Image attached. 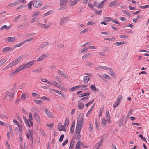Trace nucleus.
I'll list each match as a JSON object with an SVG mask.
<instances>
[{"label": "nucleus", "mask_w": 149, "mask_h": 149, "mask_svg": "<svg viewBox=\"0 0 149 149\" xmlns=\"http://www.w3.org/2000/svg\"><path fill=\"white\" fill-rule=\"evenodd\" d=\"M84 119L83 116L80 114L77 118V125L76 129L81 130L84 123Z\"/></svg>", "instance_id": "1"}, {"label": "nucleus", "mask_w": 149, "mask_h": 149, "mask_svg": "<svg viewBox=\"0 0 149 149\" xmlns=\"http://www.w3.org/2000/svg\"><path fill=\"white\" fill-rule=\"evenodd\" d=\"M22 58V56H21L19 57L6 66V69H8L17 65L20 61Z\"/></svg>", "instance_id": "2"}, {"label": "nucleus", "mask_w": 149, "mask_h": 149, "mask_svg": "<svg viewBox=\"0 0 149 149\" xmlns=\"http://www.w3.org/2000/svg\"><path fill=\"white\" fill-rule=\"evenodd\" d=\"M36 61L34 60H32L30 61L26 64H23L19 66L21 70H22L25 68H28L32 66L35 63Z\"/></svg>", "instance_id": "3"}, {"label": "nucleus", "mask_w": 149, "mask_h": 149, "mask_svg": "<svg viewBox=\"0 0 149 149\" xmlns=\"http://www.w3.org/2000/svg\"><path fill=\"white\" fill-rule=\"evenodd\" d=\"M52 23L51 22L49 23L47 25L43 24L40 23H38L36 24L39 27H41L42 28L48 29L49 27L51 25Z\"/></svg>", "instance_id": "4"}, {"label": "nucleus", "mask_w": 149, "mask_h": 149, "mask_svg": "<svg viewBox=\"0 0 149 149\" xmlns=\"http://www.w3.org/2000/svg\"><path fill=\"white\" fill-rule=\"evenodd\" d=\"M81 130L76 129H75V132H76V134H74V135L73 139L78 140L81 137V135L80 134V132H81Z\"/></svg>", "instance_id": "5"}, {"label": "nucleus", "mask_w": 149, "mask_h": 149, "mask_svg": "<svg viewBox=\"0 0 149 149\" xmlns=\"http://www.w3.org/2000/svg\"><path fill=\"white\" fill-rule=\"evenodd\" d=\"M42 5V2L40 0H36L33 2V6L36 8L39 7Z\"/></svg>", "instance_id": "6"}, {"label": "nucleus", "mask_w": 149, "mask_h": 149, "mask_svg": "<svg viewBox=\"0 0 149 149\" xmlns=\"http://www.w3.org/2000/svg\"><path fill=\"white\" fill-rule=\"evenodd\" d=\"M21 70L19 67L17 68L15 70H13L11 73H10L9 76L11 77H12L14 76L15 75L19 73L20 71H21Z\"/></svg>", "instance_id": "7"}, {"label": "nucleus", "mask_w": 149, "mask_h": 149, "mask_svg": "<svg viewBox=\"0 0 149 149\" xmlns=\"http://www.w3.org/2000/svg\"><path fill=\"white\" fill-rule=\"evenodd\" d=\"M69 19V18L68 17L61 18L60 20L59 23L60 25H64L65 23L68 21Z\"/></svg>", "instance_id": "8"}, {"label": "nucleus", "mask_w": 149, "mask_h": 149, "mask_svg": "<svg viewBox=\"0 0 149 149\" xmlns=\"http://www.w3.org/2000/svg\"><path fill=\"white\" fill-rule=\"evenodd\" d=\"M14 93L8 92L6 95V98L10 101H11L13 97Z\"/></svg>", "instance_id": "9"}, {"label": "nucleus", "mask_w": 149, "mask_h": 149, "mask_svg": "<svg viewBox=\"0 0 149 149\" xmlns=\"http://www.w3.org/2000/svg\"><path fill=\"white\" fill-rule=\"evenodd\" d=\"M68 2V0H60V6L61 8L65 7Z\"/></svg>", "instance_id": "10"}, {"label": "nucleus", "mask_w": 149, "mask_h": 149, "mask_svg": "<svg viewBox=\"0 0 149 149\" xmlns=\"http://www.w3.org/2000/svg\"><path fill=\"white\" fill-rule=\"evenodd\" d=\"M52 90L53 92L58 93L59 95H61L63 97L65 98H66V97L65 95L62 92L59 91L57 90L54 89H52Z\"/></svg>", "instance_id": "11"}, {"label": "nucleus", "mask_w": 149, "mask_h": 149, "mask_svg": "<svg viewBox=\"0 0 149 149\" xmlns=\"http://www.w3.org/2000/svg\"><path fill=\"white\" fill-rule=\"evenodd\" d=\"M48 56L45 54H42L37 59V61L40 62L45 59Z\"/></svg>", "instance_id": "12"}, {"label": "nucleus", "mask_w": 149, "mask_h": 149, "mask_svg": "<svg viewBox=\"0 0 149 149\" xmlns=\"http://www.w3.org/2000/svg\"><path fill=\"white\" fill-rule=\"evenodd\" d=\"M102 140H101L95 145L94 148L95 149H99L102 144Z\"/></svg>", "instance_id": "13"}, {"label": "nucleus", "mask_w": 149, "mask_h": 149, "mask_svg": "<svg viewBox=\"0 0 149 149\" xmlns=\"http://www.w3.org/2000/svg\"><path fill=\"white\" fill-rule=\"evenodd\" d=\"M83 143L82 142H81L80 140H79L76 144L75 149H81L80 146Z\"/></svg>", "instance_id": "14"}, {"label": "nucleus", "mask_w": 149, "mask_h": 149, "mask_svg": "<svg viewBox=\"0 0 149 149\" xmlns=\"http://www.w3.org/2000/svg\"><path fill=\"white\" fill-rule=\"evenodd\" d=\"M80 0H74V1L70 0L69 1V5L70 6H73L76 4L77 2L79 1Z\"/></svg>", "instance_id": "15"}, {"label": "nucleus", "mask_w": 149, "mask_h": 149, "mask_svg": "<svg viewBox=\"0 0 149 149\" xmlns=\"http://www.w3.org/2000/svg\"><path fill=\"white\" fill-rule=\"evenodd\" d=\"M58 127L59 131H66V128L65 126L63 125H60L58 124Z\"/></svg>", "instance_id": "16"}, {"label": "nucleus", "mask_w": 149, "mask_h": 149, "mask_svg": "<svg viewBox=\"0 0 149 149\" xmlns=\"http://www.w3.org/2000/svg\"><path fill=\"white\" fill-rule=\"evenodd\" d=\"M33 117L35 118V119L38 123L40 122V117L36 113H34L33 115Z\"/></svg>", "instance_id": "17"}, {"label": "nucleus", "mask_w": 149, "mask_h": 149, "mask_svg": "<svg viewBox=\"0 0 149 149\" xmlns=\"http://www.w3.org/2000/svg\"><path fill=\"white\" fill-rule=\"evenodd\" d=\"M26 125L29 127H30V126H32L33 123L30 119H29L28 120L25 122Z\"/></svg>", "instance_id": "18"}, {"label": "nucleus", "mask_w": 149, "mask_h": 149, "mask_svg": "<svg viewBox=\"0 0 149 149\" xmlns=\"http://www.w3.org/2000/svg\"><path fill=\"white\" fill-rule=\"evenodd\" d=\"M6 40L8 42H14L16 40L15 38L14 37H8L6 38Z\"/></svg>", "instance_id": "19"}, {"label": "nucleus", "mask_w": 149, "mask_h": 149, "mask_svg": "<svg viewBox=\"0 0 149 149\" xmlns=\"http://www.w3.org/2000/svg\"><path fill=\"white\" fill-rule=\"evenodd\" d=\"M75 125V123L72 122V123L70 129V132L72 134L74 132V129Z\"/></svg>", "instance_id": "20"}, {"label": "nucleus", "mask_w": 149, "mask_h": 149, "mask_svg": "<svg viewBox=\"0 0 149 149\" xmlns=\"http://www.w3.org/2000/svg\"><path fill=\"white\" fill-rule=\"evenodd\" d=\"M57 72L59 74L61 75L62 77L64 78L66 77L65 74L64 72L63 71H61L59 70H58L57 71Z\"/></svg>", "instance_id": "21"}, {"label": "nucleus", "mask_w": 149, "mask_h": 149, "mask_svg": "<svg viewBox=\"0 0 149 149\" xmlns=\"http://www.w3.org/2000/svg\"><path fill=\"white\" fill-rule=\"evenodd\" d=\"M45 112L46 115L49 117H51L52 116V114L50 111L47 109L45 110Z\"/></svg>", "instance_id": "22"}, {"label": "nucleus", "mask_w": 149, "mask_h": 149, "mask_svg": "<svg viewBox=\"0 0 149 149\" xmlns=\"http://www.w3.org/2000/svg\"><path fill=\"white\" fill-rule=\"evenodd\" d=\"M74 143V140L73 139H72L70 143V146L69 147V149H73Z\"/></svg>", "instance_id": "23"}, {"label": "nucleus", "mask_w": 149, "mask_h": 149, "mask_svg": "<svg viewBox=\"0 0 149 149\" xmlns=\"http://www.w3.org/2000/svg\"><path fill=\"white\" fill-rule=\"evenodd\" d=\"M107 0H104L101 1L98 5V8H102L103 7V5L104 3H106Z\"/></svg>", "instance_id": "24"}, {"label": "nucleus", "mask_w": 149, "mask_h": 149, "mask_svg": "<svg viewBox=\"0 0 149 149\" xmlns=\"http://www.w3.org/2000/svg\"><path fill=\"white\" fill-rule=\"evenodd\" d=\"M90 78L87 76L84 77L83 79V82L84 83L86 84L90 80Z\"/></svg>", "instance_id": "25"}, {"label": "nucleus", "mask_w": 149, "mask_h": 149, "mask_svg": "<svg viewBox=\"0 0 149 149\" xmlns=\"http://www.w3.org/2000/svg\"><path fill=\"white\" fill-rule=\"evenodd\" d=\"M107 70H109V71L112 76L114 77L115 76V73L113 70L111 68H108Z\"/></svg>", "instance_id": "26"}, {"label": "nucleus", "mask_w": 149, "mask_h": 149, "mask_svg": "<svg viewBox=\"0 0 149 149\" xmlns=\"http://www.w3.org/2000/svg\"><path fill=\"white\" fill-rule=\"evenodd\" d=\"M19 4L18 1H16L14 3H10V4L8 5V7H13L16 6L17 5Z\"/></svg>", "instance_id": "27"}, {"label": "nucleus", "mask_w": 149, "mask_h": 149, "mask_svg": "<svg viewBox=\"0 0 149 149\" xmlns=\"http://www.w3.org/2000/svg\"><path fill=\"white\" fill-rule=\"evenodd\" d=\"M90 55L91 53H88L86 54L82 57V59L83 60H84L88 57L89 56H90Z\"/></svg>", "instance_id": "28"}, {"label": "nucleus", "mask_w": 149, "mask_h": 149, "mask_svg": "<svg viewBox=\"0 0 149 149\" xmlns=\"http://www.w3.org/2000/svg\"><path fill=\"white\" fill-rule=\"evenodd\" d=\"M84 104L81 102H80L78 103L77 105V107L80 109H83L84 107Z\"/></svg>", "instance_id": "29"}, {"label": "nucleus", "mask_w": 149, "mask_h": 149, "mask_svg": "<svg viewBox=\"0 0 149 149\" xmlns=\"http://www.w3.org/2000/svg\"><path fill=\"white\" fill-rule=\"evenodd\" d=\"M87 85H79L78 86H76L77 90L78 89H82L83 88H84L87 87Z\"/></svg>", "instance_id": "30"}, {"label": "nucleus", "mask_w": 149, "mask_h": 149, "mask_svg": "<svg viewBox=\"0 0 149 149\" xmlns=\"http://www.w3.org/2000/svg\"><path fill=\"white\" fill-rule=\"evenodd\" d=\"M103 19L104 21L107 22L111 20V17H105L103 18Z\"/></svg>", "instance_id": "31"}, {"label": "nucleus", "mask_w": 149, "mask_h": 149, "mask_svg": "<svg viewBox=\"0 0 149 149\" xmlns=\"http://www.w3.org/2000/svg\"><path fill=\"white\" fill-rule=\"evenodd\" d=\"M40 15V12L39 11H37L34 12L32 15V17H34Z\"/></svg>", "instance_id": "32"}, {"label": "nucleus", "mask_w": 149, "mask_h": 149, "mask_svg": "<svg viewBox=\"0 0 149 149\" xmlns=\"http://www.w3.org/2000/svg\"><path fill=\"white\" fill-rule=\"evenodd\" d=\"M95 127L97 128V129L99 130H100V128L99 127V125H98V120L97 119H96L95 120Z\"/></svg>", "instance_id": "33"}, {"label": "nucleus", "mask_w": 149, "mask_h": 149, "mask_svg": "<svg viewBox=\"0 0 149 149\" xmlns=\"http://www.w3.org/2000/svg\"><path fill=\"white\" fill-rule=\"evenodd\" d=\"M26 135L28 139H30L31 142L32 143L33 142V139L32 136L33 135H29V134H26Z\"/></svg>", "instance_id": "34"}, {"label": "nucleus", "mask_w": 149, "mask_h": 149, "mask_svg": "<svg viewBox=\"0 0 149 149\" xmlns=\"http://www.w3.org/2000/svg\"><path fill=\"white\" fill-rule=\"evenodd\" d=\"M10 49V47H7L4 48L2 50V52L3 53L6 52H7L9 51Z\"/></svg>", "instance_id": "35"}, {"label": "nucleus", "mask_w": 149, "mask_h": 149, "mask_svg": "<svg viewBox=\"0 0 149 149\" xmlns=\"http://www.w3.org/2000/svg\"><path fill=\"white\" fill-rule=\"evenodd\" d=\"M42 69L41 68H38L37 69H35L32 71V72L35 73L40 72H41Z\"/></svg>", "instance_id": "36"}, {"label": "nucleus", "mask_w": 149, "mask_h": 149, "mask_svg": "<svg viewBox=\"0 0 149 149\" xmlns=\"http://www.w3.org/2000/svg\"><path fill=\"white\" fill-rule=\"evenodd\" d=\"M106 123L107 121L104 118H103L101 123V125L103 126H105Z\"/></svg>", "instance_id": "37"}, {"label": "nucleus", "mask_w": 149, "mask_h": 149, "mask_svg": "<svg viewBox=\"0 0 149 149\" xmlns=\"http://www.w3.org/2000/svg\"><path fill=\"white\" fill-rule=\"evenodd\" d=\"M120 103V102L116 101L113 105V107L114 108H116L119 105Z\"/></svg>", "instance_id": "38"}, {"label": "nucleus", "mask_w": 149, "mask_h": 149, "mask_svg": "<svg viewBox=\"0 0 149 149\" xmlns=\"http://www.w3.org/2000/svg\"><path fill=\"white\" fill-rule=\"evenodd\" d=\"M69 120L68 117H67L64 123V125L65 126H68L69 125Z\"/></svg>", "instance_id": "39"}, {"label": "nucleus", "mask_w": 149, "mask_h": 149, "mask_svg": "<svg viewBox=\"0 0 149 149\" xmlns=\"http://www.w3.org/2000/svg\"><path fill=\"white\" fill-rule=\"evenodd\" d=\"M95 13L97 15H100L101 14L102 12V10H101L99 11H98L97 10H95Z\"/></svg>", "instance_id": "40"}, {"label": "nucleus", "mask_w": 149, "mask_h": 149, "mask_svg": "<svg viewBox=\"0 0 149 149\" xmlns=\"http://www.w3.org/2000/svg\"><path fill=\"white\" fill-rule=\"evenodd\" d=\"M76 88V86L73 87L72 88H69V90L70 92L74 91L76 90H77V88Z\"/></svg>", "instance_id": "41"}, {"label": "nucleus", "mask_w": 149, "mask_h": 149, "mask_svg": "<svg viewBox=\"0 0 149 149\" xmlns=\"http://www.w3.org/2000/svg\"><path fill=\"white\" fill-rule=\"evenodd\" d=\"M91 89L94 91H96V88L95 85H92L90 86Z\"/></svg>", "instance_id": "42"}, {"label": "nucleus", "mask_w": 149, "mask_h": 149, "mask_svg": "<svg viewBox=\"0 0 149 149\" xmlns=\"http://www.w3.org/2000/svg\"><path fill=\"white\" fill-rule=\"evenodd\" d=\"M7 59L6 60L4 59H1L0 60V67L6 61Z\"/></svg>", "instance_id": "43"}, {"label": "nucleus", "mask_w": 149, "mask_h": 149, "mask_svg": "<svg viewBox=\"0 0 149 149\" xmlns=\"http://www.w3.org/2000/svg\"><path fill=\"white\" fill-rule=\"evenodd\" d=\"M24 41H23L21 43L18 44H17L15 45L14 47H15V48H16L17 47H20L22 46L23 44H24Z\"/></svg>", "instance_id": "44"}, {"label": "nucleus", "mask_w": 149, "mask_h": 149, "mask_svg": "<svg viewBox=\"0 0 149 149\" xmlns=\"http://www.w3.org/2000/svg\"><path fill=\"white\" fill-rule=\"evenodd\" d=\"M33 2H30L28 4V8L29 10H31L32 9V5L33 4Z\"/></svg>", "instance_id": "45"}, {"label": "nucleus", "mask_w": 149, "mask_h": 149, "mask_svg": "<svg viewBox=\"0 0 149 149\" xmlns=\"http://www.w3.org/2000/svg\"><path fill=\"white\" fill-rule=\"evenodd\" d=\"M125 44V42L124 41L121 42H116L114 43V44H115L117 46H119V45H121L124 44Z\"/></svg>", "instance_id": "46"}, {"label": "nucleus", "mask_w": 149, "mask_h": 149, "mask_svg": "<svg viewBox=\"0 0 149 149\" xmlns=\"http://www.w3.org/2000/svg\"><path fill=\"white\" fill-rule=\"evenodd\" d=\"M5 29L6 30H8V28H7V26L6 25H4L0 28V31H2Z\"/></svg>", "instance_id": "47"}, {"label": "nucleus", "mask_w": 149, "mask_h": 149, "mask_svg": "<svg viewBox=\"0 0 149 149\" xmlns=\"http://www.w3.org/2000/svg\"><path fill=\"white\" fill-rule=\"evenodd\" d=\"M116 6V4L114 2L110 3L108 5V6L109 7L115 6Z\"/></svg>", "instance_id": "48"}, {"label": "nucleus", "mask_w": 149, "mask_h": 149, "mask_svg": "<svg viewBox=\"0 0 149 149\" xmlns=\"http://www.w3.org/2000/svg\"><path fill=\"white\" fill-rule=\"evenodd\" d=\"M34 102L36 104H40L42 102V101L39 100L37 99H34Z\"/></svg>", "instance_id": "49"}, {"label": "nucleus", "mask_w": 149, "mask_h": 149, "mask_svg": "<svg viewBox=\"0 0 149 149\" xmlns=\"http://www.w3.org/2000/svg\"><path fill=\"white\" fill-rule=\"evenodd\" d=\"M95 23L93 22L92 21H89L86 24L87 26L91 25L92 26L94 24H95Z\"/></svg>", "instance_id": "50"}, {"label": "nucleus", "mask_w": 149, "mask_h": 149, "mask_svg": "<svg viewBox=\"0 0 149 149\" xmlns=\"http://www.w3.org/2000/svg\"><path fill=\"white\" fill-rule=\"evenodd\" d=\"M103 108H101L99 111V117H100L102 114V111L103 110Z\"/></svg>", "instance_id": "51"}, {"label": "nucleus", "mask_w": 149, "mask_h": 149, "mask_svg": "<svg viewBox=\"0 0 149 149\" xmlns=\"http://www.w3.org/2000/svg\"><path fill=\"white\" fill-rule=\"evenodd\" d=\"M98 67L101 69L105 70H107L108 68L107 67L105 66H102L100 65Z\"/></svg>", "instance_id": "52"}, {"label": "nucleus", "mask_w": 149, "mask_h": 149, "mask_svg": "<svg viewBox=\"0 0 149 149\" xmlns=\"http://www.w3.org/2000/svg\"><path fill=\"white\" fill-rule=\"evenodd\" d=\"M93 65L92 63L89 62H86L85 63V65L87 66H91Z\"/></svg>", "instance_id": "53"}, {"label": "nucleus", "mask_w": 149, "mask_h": 149, "mask_svg": "<svg viewBox=\"0 0 149 149\" xmlns=\"http://www.w3.org/2000/svg\"><path fill=\"white\" fill-rule=\"evenodd\" d=\"M48 45V42H45L42 44L41 46L42 47L41 48H42L44 47H45L47 46Z\"/></svg>", "instance_id": "54"}, {"label": "nucleus", "mask_w": 149, "mask_h": 149, "mask_svg": "<svg viewBox=\"0 0 149 149\" xmlns=\"http://www.w3.org/2000/svg\"><path fill=\"white\" fill-rule=\"evenodd\" d=\"M122 95H119L118 96V97L116 101H119V102H121V100H122Z\"/></svg>", "instance_id": "55"}, {"label": "nucleus", "mask_w": 149, "mask_h": 149, "mask_svg": "<svg viewBox=\"0 0 149 149\" xmlns=\"http://www.w3.org/2000/svg\"><path fill=\"white\" fill-rule=\"evenodd\" d=\"M33 131L32 130L29 129L28 130V133L26 134H29L30 135H33Z\"/></svg>", "instance_id": "56"}, {"label": "nucleus", "mask_w": 149, "mask_h": 149, "mask_svg": "<svg viewBox=\"0 0 149 149\" xmlns=\"http://www.w3.org/2000/svg\"><path fill=\"white\" fill-rule=\"evenodd\" d=\"M124 120V118H122L120 121V122L119 123V126H122L123 124V120Z\"/></svg>", "instance_id": "57"}, {"label": "nucleus", "mask_w": 149, "mask_h": 149, "mask_svg": "<svg viewBox=\"0 0 149 149\" xmlns=\"http://www.w3.org/2000/svg\"><path fill=\"white\" fill-rule=\"evenodd\" d=\"M42 82H45V83H47V84H50V82L49 81H48L46 79H42Z\"/></svg>", "instance_id": "58"}, {"label": "nucleus", "mask_w": 149, "mask_h": 149, "mask_svg": "<svg viewBox=\"0 0 149 149\" xmlns=\"http://www.w3.org/2000/svg\"><path fill=\"white\" fill-rule=\"evenodd\" d=\"M26 94L25 93H23L21 97V99H24V100H25L26 99Z\"/></svg>", "instance_id": "59"}, {"label": "nucleus", "mask_w": 149, "mask_h": 149, "mask_svg": "<svg viewBox=\"0 0 149 149\" xmlns=\"http://www.w3.org/2000/svg\"><path fill=\"white\" fill-rule=\"evenodd\" d=\"M140 7L142 9H146L148 8H149V5H147L144 6H141Z\"/></svg>", "instance_id": "60"}, {"label": "nucleus", "mask_w": 149, "mask_h": 149, "mask_svg": "<svg viewBox=\"0 0 149 149\" xmlns=\"http://www.w3.org/2000/svg\"><path fill=\"white\" fill-rule=\"evenodd\" d=\"M104 78L109 79L111 78L107 74H104Z\"/></svg>", "instance_id": "61"}, {"label": "nucleus", "mask_w": 149, "mask_h": 149, "mask_svg": "<svg viewBox=\"0 0 149 149\" xmlns=\"http://www.w3.org/2000/svg\"><path fill=\"white\" fill-rule=\"evenodd\" d=\"M89 130L90 132H91L93 130V126L91 125V123L89 125Z\"/></svg>", "instance_id": "62"}, {"label": "nucleus", "mask_w": 149, "mask_h": 149, "mask_svg": "<svg viewBox=\"0 0 149 149\" xmlns=\"http://www.w3.org/2000/svg\"><path fill=\"white\" fill-rule=\"evenodd\" d=\"M88 48L90 49H96V48L95 47L93 46H88Z\"/></svg>", "instance_id": "63"}, {"label": "nucleus", "mask_w": 149, "mask_h": 149, "mask_svg": "<svg viewBox=\"0 0 149 149\" xmlns=\"http://www.w3.org/2000/svg\"><path fill=\"white\" fill-rule=\"evenodd\" d=\"M88 49L87 47H85L84 48L81 49V53L85 52L87 51Z\"/></svg>", "instance_id": "64"}]
</instances>
